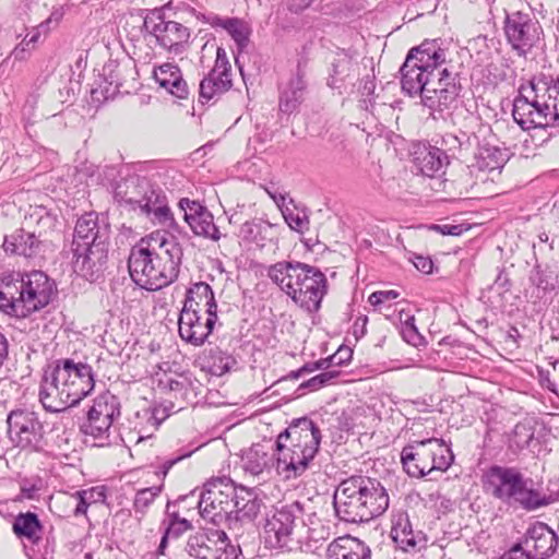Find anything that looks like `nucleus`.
I'll use <instances>...</instances> for the list:
<instances>
[{"label": "nucleus", "mask_w": 559, "mask_h": 559, "mask_svg": "<svg viewBox=\"0 0 559 559\" xmlns=\"http://www.w3.org/2000/svg\"><path fill=\"white\" fill-rule=\"evenodd\" d=\"M204 308L207 316H217V304L212 287L204 282L193 284L186 294L181 310L197 311Z\"/></svg>", "instance_id": "473e14b6"}, {"label": "nucleus", "mask_w": 559, "mask_h": 559, "mask_svg": "<svg viewBox=\"0 0 559 559\" xmlns=\"http://www.w3.org/2000/svg\"><path fill=\"white\" fill-rule=\"evenodd\" d=\"M367 316H361L356 319V321L353 324V335L355 336L356 340H359L365 336V334L367 333Z\"/></svg>", "instance_id": "338daca9"}, {"label": "nucleus", "mask_w": 559, "mask_h": 559, "mask_svg": "<svg viewBox=\"0 0 559 559\" xmlns=\"http://www.w3.org/2000/svg\"><path fill=\"white\" fill-rule=\"evenodd\" d=\"M513 438L516 447L523 449L530 445V442L534 438V431L524 424H518L513 429Z\"/></svg>", "instance_id": "4d7b16f0"}, {"label": "nucleus", "mask_w": 559, "mask_h": 559, "mask_svg": "<svg viewBox=\"0 0 559 559\" xmlns=\"http://www.w3.org/2000/svg\"><path fill=\"white\" fill-rule=\"evenodd\" d=\"M469 147V138L465 132H461V136L454 133H445L441 139V146L437 150L443 151L447 163L450 158H457L462 151Z\"/></svg>", "instance_id": "79ce46f5"}, {"label": "nucleus", "mask_w": 559, "mask_h": 559, "mask_svg": "<svg viewBox=\"0 0 559 559\" xmlns=\"http://www.w3.org/2000/svg\"><path fill=\"white\" fill-rule=\"evenodd\" d=\"M445 63V50L439 39H426L411 48L400 68L402 91L432 111L449 109L460 96L461 74Z\"/></svg>", "instance_id": "f257e3e1"}, {"label": "nucleus", "mask_w": 559, "mask_h": 559, "mask_svg": "<svg viewBox=\"0 0 559 559\" xmlns=\"http://www.w3.org/2000/svg\"><path fill=\"white\" fill-rule=\"evenodd\" d=\"M88 411L92 412V414H96L114 421L120 416V402L116 395L106 391L94 400V403Z\"/></svg>", "instance_id": "a19ab883"}, {"label": "nucleus", "mask_w": 559, "mask_h": 559, "mask_svg": "<svg viewBox=\"0 0 559 559\" xmlns=\"http://www.w3.org/2000/svg\"><path fill=\"white\" fill-rule=\"evenodd\" d=\"M53 367L59 374L61 385L71 393L76 405L94 390L95 374L90 365L63 358L56 360Z\"/></svg>", "instance_id": "2eb2a0df"}, {"label": "nucleus", "mask_w": 559, "mask_h": 559, "mask_svg": "<svg viewBox=\"0 0 559 559\" xmlns=\"http://www.w3.org/2000/svg\"><path fill=\"white\" fill-rule=\"evenodd\" d=\"M481 483L487 493L509 507L532 511L550 503V498L534 489L533 480L516 467L491 465L484 472Z\"/></svg>", "instance_id": "0eeeda50"}, {"label": "nucleus", "mask_w": 559, "mask_h": 559, "mask_svg": "<svg viewBox=\"0 0 559 559\" xmlns=\"http://www.w3.org/2000/svg\"><path fill=\"white\" fill-rule=\"evenodd\" d=\"M504 156L506 154L498 147H484L479 154L481 167L489 170L498 169L503 165Z\"/></svg>", "instance_id": "09e8293b"}, {"label": "nucleus", "mask_w": 559, "mask_h": 559, "mask_svg": "<svg viewBox=\"0 0 559 559\" xmlns=\"http://www.w3.org/2000/svg\"><path fill=\"white\" fill-rule=\"evenodd\" d=\"M316 0H286L287 10L292 13L299 14L310 8Z\"/></svg>", "instance_id": "69168bd1"}, {"label": "nucleus", "mask_w": 559, "mask_h": 559, "mask_svg": "<svg viewBox=\"0 0 559 559\" xmlns=\"http://www.w3.org/2000/svg\"><path fill=\"white\" fill-rule=\"evenodd\" d=\"M401 335L406 343L415 347L421 345L424 342L423 335L415 325V318L413 316H408L402 323Z\"/></svg>", "instance_id": "3c124183"}, {"label": "nucleus", "mask_w": 559, "mask_h": 559, "mask_svg": "<svg viewBox=\"0 0 559 559\" xmlns=\"http://www.w3.org/2000/svg\"><path fill=\"white\" fill-rule=\"evenodd\" d=\"M231 87V66L226 50L223 47H217L214 67L200 81L199 102L202 105L215 104Z\"/></svg>", "instance_id": "dca6fc26"}, {"label": "nucleus", "mask_w": 559, "mask_h": 559, "mask_svg": "<svg viewBox=\"0 0 559 559\" xmlns=\"http://www.w3.org/2000/svg\"><path fill=\"white\" fill-rule=\"evenodd\" d=\"M185 221L198 236H203L212 240H218L221 234L214 223L212 212H183Z\"/></svg>", "instance_id": "58836bf2"}, {"label": "nucleus", "mask_w": 559, "mask_h": 559, "mask_svg": "<svg viewBox=\"0 0 559 559\" xmlns=\"http://www.w3.org/2000/svg\"><path fill=\"white\" fill-rule=\"evenodd\" d=\"M182 255V248L174 235L156 230L131 248L128 259L130 277L145 290H159L178 278Z\"/></svg>", "instance_id": "f03ea898"}, {"label": "nucleus", "mask_w": 559, "mask_h": 559, "mask_svg": "<svg viewBox=\"0 0 559 559\" xmlns=\"http://www.w3.org/2000/svg\"><path fill=\"white\" fill-rule=\"evenodd\" d=\"M227 528L239 540L245 531H253V521L263 506V499L255 488L236 485Z\"/></svg>", "instance_id": "4468645a"}, {"label": "nucleus", "mask_w": 559, "mask_h": 559, "mask_svg": "<svg viewBox=\"0 0 559 559\" xmlns=\"http://www.w3.org/2000/svg\"><path fill=\"white\" fill-rule=\"evenodd\" d=\"M191 527L192 525L188 520L174 516L169 520V523L165 528L164 533L170 538H178L181 534H183Z\"/></svg>", "instance_id": "13d9d810"}, {"label": "nucleus", "mask_w": 559, "mask_h": 559, "mask_svg": "<svg viewBox=\"0 0 559 559\" xmlns=\"http://www.w3.org/2000/svg\"><path fill=\"white\" fill-rule=\"evenodd\" d=\"M107 212H102L103 226L99 225L98 212H84L75 225V238L73 242L93 245L96 241H105L108 234V225L105 223Z\"/></svg>", "instance_id": "7c9ffc66"}, {"label": "nucleus", "mask_w": 559, "mask_h": 559, "mask_svg": "<svg viewBox=\"0 0 559 559\" xmlns=\"http://www.w3.org/2000/svg\"><path fill=\"white\" fill-rule=\"evenodd\" d=\"M374 90H376L374 74H372V75L367 74L359 86V93L364 97L360 100V107L364 108L365 110H370L373 108Z\"/></svg>", "instance_id": "603ef678"}, {"label": "nucleus", "mask_w": 559, "mask_h": 559, "mask_svg": "<svg viewBox=\"0 0 559 559\" xmlns=\"http://www.w3.org/2000/svg\"><path fill=\"white\" fill-rule=\"evenodd\" d=\"M261 234V223L246 221L240 227V235L243 239L253 241Z\"/></svg>", "instance_id": "680f3d73"}, {"label": "nucleus", "mask_w": 559, "mask_h": 559, "mask_svg": "<svg viewBox=\"0 0 559 559\" xmlns=\"http://www.w3.org/2000/svg\"><path fill=\"white\" fill-rule=\"evenodd\" d=\"M530 282L543 293L554 288V284L550 282V276L546 271H543L539 265H535L531 271Z\"/></svg>", "instance_id": "864d4df0"}, {"label": "nucleus", "mask_w": 559, "mask_h": 559, "mask_svg": "<svg viewBox=\"0 0 559 559\" xmlns=\"http://www.w3.org/2000/svg\"><path fill=\"white\" fill-rule=\"evenodd\" d=\"M63 16V11L62 9H55L49 17L44 21L43 23L39 24V28L44 29L45 32L46 31H49L50 29V25L52 24L53 26L58 25V23L61 21Z\"/></svg>", "instance_id": "774afa93"}, {"label": "nucleus", "mask_w": 559, "mask_h": 559, "mask_svg": "<svg viewBox=\"0 0 559 559\" xmlns=\"http://www.w3.org/2000/svg\"><path fill=\"white\" fill-rule=\"evenodd\" d=\"M433 444H437V438H427L412 441L402 449L401 463L408 476L423 478L431 474Z\"/></svg>", "instance_id": "412c9836"}, {"label": "nucleus", "mask_w": 559, "mask_h": 559, "mask_svg": "<svg viewBox=\"0 0 559 559\" xmlns=\"http://www.w3.org/2000/svg\"><path fill=\"white\" fill-rule=\"evenodd\" d=\"M38 395L44 408L50 413H59L76 405L71 397V393L61 385V380L59 374L56 373L53 365L44 370Z\"/></svg>", "instance_id": "4be33fe9"}, {"label": "nucleus", "mask_w": 559, "mask_h": 559, "mask_svg": "<svg viewBox=\"0 0 559 559\" xmlns=\"http://www.w3.org/2000/svg\"><path fill=\"white\" fill-rule=\"evenodd\" d=\"M447 164L443 151L437 150V146H423L415 152L414 166L423 176L435 177Z\"/></svg>", "instance_id": "e433bc0d"}, {"label": "nucleus", "mask_w": 559, "mask_h": 559, "mask_svg": "<svg viewBox=\"0 0 559 559\" xmlns=\"http://www.w3.org/2000/svg\"><path fill=\"white\" fill-rule=\"evenodd\" d=\"M326 559H371L370 546L362 539L344 535L332 540L325 552Z\"/></svg>", "instance_id": "c756f323"}, {"label": "nucleus", "mask_w": 559, "mask_h": 559, "mask_svg": "<svg viewBox=\"0 0 559 559\" xmlns=\"http://www.w3.org/2000/svg\"><path fill=\"white\" fill-rule=\"evenodd\" d=\"M112 198L117 205L133 210H170L165 191L146 177L128 175L114 186Z\"/></svg>", "instance_id": "6e6552de"}, {"label": "nucleus", "mask_w": 559, "mask_h": 559, "mask_svg": "<svg viewBox=\"0 0 559 559\" xmlns=\"http://www.w3.org/2000/svg\"><path fill=\"white\" fill-rule=\"evenodd\" d=\"M103 176L105 178H115L116 169L115 167L106 166L103 170V175L99 171L98 166L92 163H82L79 167H76V178L79 181H85L87 186L91 185H105L103 180Z\"/></svg>", "instance_id": "37998d69"}, {"label": "nucleus", "mask_w": 559, "mask_h": 559, "mask_svg": "<svg viewBox=\"0 0 559 559\" xmlns=\"http://www.w3.org/2000/svg\"><path fill=\"white\" fill-rule=\"evenodd\" d=\"M73 246L74 271L91 282L96 281L108 258L105 241H96L93 245L76 241Z\"/></svg>", "instance_id": "6ab92c4d"}, {"label": "nucleus", "mask_w": 559, "mask_h": 559, "mask_svg": "<svg viewBox=\"0 0 559 559\" xmlns=\"http://www.w3.org/2000/svg\"><path fill=\"white\" fill-rule=\"evenodd\" d=\"M418 534L414 532L406 512L399 511L392 515L390 537L397 548L405 552L414 550L417 545Z\"/></svg>", "instance_id": "f704fd0d"}, {"label": "nucleus", "mask_w": 559, "mask_h": 559, "mask_svg": "<svg viewBox=\"0 0 559 559\" xmlns=\"http://www.w3.org/2000/svg\"><path fill=\"white\" fill-rule=\"evenodd\" d=\"M322 430L309 416L294 418L275 442L276 472L286 479L302 475L319 452Z\"/></svg>", "instance_id": "39448f33"}, {"label": "nucleus", "mask_w": 559, "mask_h": 559, "mask_svg": "<svg viewBox=\"0 0 559 559\" xmlns=\"http://www.w3.org/2000/svg\"><path fill=\"white\" fill-rule=\"evenodd\" d=\"M187 554L194 559H238L240 545H233L223 530H201L186 543Z\"/></svg>", "instance_id": "f8f14e48"}, {"label": "nucleus", "mask_w": 559, "mask_h": 559, "mask_svg": "<svg viewBox=\"0 0 559 559\" xmlns=\"http://www.w3.org/2000/svg\"><path fill=\"white\" fill-rule=\"evenodd\" d=\"M528 559H548L558 548V535L545 523L536 522L516 543Z\"/></svg>", "instance_id": "aec40b11"}, {"label": "nucleus", "mask_w": 559, "mask_h": 559, "mask_svg": "<svg viewBox=\"0 0 559 559\" xmlns=\"http://www.w3.org/2000/svg\"><path fill=\"white\" fill-rule=\"evenodd\" d=\"M503 32L508 44L519 56L526 57L543 41L544 31L539 21L530 12L506 11Z\"/></svg>", "instance_id": "9d476101"}, {"label": "nucleus", "mask_w": 559, "mask_h": 559, "mask_svg": "<svg viewBox=\"0 0 559 559\" xmlns=\"http://www.w3.org/2000/svg\"><path fill=\"white\" fill-rule=\"evenodd\" d=\"M431 473L445 472L454 462V454L443 439L437 438V444L432 445Z\"/></svg>", "instance_id": "c03bdc74"}, {"label": "nucleus", "mask_w": 559, "mask_h": 559, "mask_svg": "<svg viewBox=\"0 0 559 559\" xmlns=\"http://www.w3.org/2000/svg\"><path fill=\"white\" fill-rule=\"evenodd\" d=\"M114 421L108 418L98 416L96 414H92V412H87V420L82 426V431L85 435H90L94 438H104L108 437L109 429Z\"/></svg>", "instance_id": "a18cd8bd"}, {"label": "nucleus", "mask_w": 559, "mask_h": 559, "mask_svg": "<svg viewBox=\"0 0 559 559\" xmlns=\"http://www.w3.org/2000/svg\"><path fill=\"white\" fill-rule=\"evenodd\" d=\"M340 371L338 370H329V371H323L321 372L320 374H317L314 377H312L311 379L302 382L299 388H298V391H304V390H308V391H317L328 384H331L338 376H340Z\"/></svg>", "instance_id": "de8ad7c7"}, {"label": "nucleus", "mask_w": 559, "mask_h": 559, "mask_svg": "<svg viewBox=\"0 0 559 559\" xmlns=\"http://www.w3.org/2000/svg\"><path fill=\"white\" fill-rule=\"evenodd\" d=\"M352 349L348 347H340L338 350L330 356V362L334 367L346 365L352 359Z\"/></svg>", "instance_id": "0e129e2a"}, {"label": "nucleus", "mask_w": 559, "mask_h": 559, "mask_svg": "<svg viewBox=\"0 0 559 559\" xmlns=\"http://www.w3.org/2000/svg\"><path fill=\"white\" fill-rule=\"evenodd\" d=\"M56 285L44 272L33 271L23 274L22 318L45 308L55 294Z\"/></svg>", "instance_id": "a211bd4d"}, {"label": "nucleus", "mask_w": 559, "mask_h": 559, "mask_svg": "<svg viewBox=\"0 0 559 559\" xmlns=\"http://www.w3.org/2000/svg\"><path fill=\"white\" fill-rule=\"evenodd\" d=\"M95 495H97L98 497H105L102 491H97L95 489L76 491V496L79 497V502L74 510V514L75 515L85 514L90 503L97 501V499L95 498Z\"/></svg>", "instance_id": "5fc2aeb1"}, {"label": "nucleus", "mask_w": 559, "mask_h": 559, "mask_svg": "<svg viewBox=\"0 0 559 559\" xmlns=\"http://www.w3.org/2000/svg\"><path fill=\"white\" fill-rule=\"evenodd\" d=\"M409 261L424 274H431L433 272V261L428 255L412 253Z\"/></svg>", "instance_id": "052dcab7"}, {"label": "nucleus", "mask_w": 559, "mask_h": 559, "mask_svg": "<svg viewBox=\"0 0 559 559\" xmlns=\"http://www.w3.org/2000/svg\"><path fill=\"white\" fill-rule=\"evenodd\" d=\"M198 361L202 370L216 377L225 374L236 364L234 356L218 346L204 349Z\"/></svg>", "instance_id": "c9c22d12"}, {"label": "nucleus", "mask_w": 559, "mask_h": 559, "mask_svg": "<svg viewBox=\"0 0 559 559\" xmlns=\"http://www.w3.org/2000/svg\"><path fill=\"white\" fill-rule=\"evenodd\" d=\"M190 12L203 23L210 24L212 27H222L235 41L238 53H241L249 45L251 28L247 22L239 17H221L215 13L204 14L198 13L193 8Z\"/></svg>", "instance_id": "cd10ccee"}, {"label": "nucleus", "mask_w": 559, "mask_h": 559, "mask_svg": "<svg viewBox=\"0 0 559 559\" xmlns=\"http://www.w3.org/2000/svg\"><path fill=\"white\" fill-rule=\"evenodd\" d=\"M277 450L269 454L263 450V447L255 444L249 449L242 457L243 468L252 475H260L264 469L270 467L276 468Z\"/></svg>", "instance_id": "4c0bfd02"}, {"label": "nucleus", "mask_w": 559, "mask_h": 559, "mask_svg": "<svg viewBox=\"0 0 559 559\" xmlns=\"http://www.w3.org/2000/svg\"><path fill=\"white\" fill-rule=\"evenodd\" d=\"M307 88L306 63L299 60L292 76L278 85L280 111L285 115L298 111L306 99Z\"/></svg>", "instance_id": "5701e85b"}, {"label": "nucleus", "mask_w": 559, "mask_h": 559, "mask_svg": "<svg viewBox=\"0 0 559 559\" xmlns=\"http://www.w3.org/2000/svg\"><path fill=\"white\" fill-rule=\"evenodd\" d=\"M122 72L123 68L116 60L106 62L102 69L103 82H105L106 85L104 86V91L97 88L91 90L92 100L97 104H103L119 94L123 86Z\"/></svg>", "instance_id": "72a5a7b5"}, {"label": "nucleus", "mask_w": 559, "mask_h": 559, "mask_svg": "<svg viewBox=\"0 0 559 559\" xmlns=\"http://www.w3.org/2000/svg\"><path fill=\"white\" fill-rule=\"evenodd\" d=\"M310 271L302 274V282L293 300L307 311L313 312L319 310L326 294V277L316 266L310 265Z\"/></svg>", "instance_id": "b1692460"}, {"label": "nucleus", "mask_w": 559, "mask_h": 559, "mask_svg": "<svg viewBox=\"0 0 559 559\" xmlns=\"http://www.w3.org/2000/svg\"><path fill=\"white\" fill-rule=\"evenodd\" d=\"M162 486H153L138 490L133 501V508L135 513L143 515L147 508L153 503L156 497L159 496Z\"/></svg>", "instance_id": "49530a36"}, {"label": "nucleus", "mask_w": 559, "mask_h": 559, "mask_svg": "<svg viewBox=\"0 0 559 559\" xmlns=\"http://www.w3.org/2000/svg\"><path fill=\"white\" fill-rule=\"evenodd\" d=\"M472 225L467 223H461V224H432L428 228L430 230L438 231L442 235H450V236H460L464 231H467L471 229Z\"/></svg>", "instance_id": "bf43d9fd"}, {"label": "nucleus", "mask_w": 559, "mask_h": 559, "mask_svg": "<svg viewBox=\"0 0 559 559\" xmlns=\"http://www.w3.org/2000/svg\"><path fill=\"white\" fill-rule=\"evenodd\" d=\"M153 76L156 83L169 94L180 99L188 98L189 87L177 64L164 63L154 70Z\"/></svg>", "instance_id": "2f4dec72"}, {"label": "nucleus", "mask_w": 559, "mask_h": 559, "mask_svg": "<svg viewBox=\"0 0 559 559\" xmlns=\"http://www.w3.org/2000/svg\"><path fill=\"white\" fill-rule=\"evenodd\" d=\"M266 193L274 201L278 210H289V205L294 206V210H300L294 200L285 192H282L278 188H265Z\"/></svg>", "instance_id": "6e6d98bb"}, {"label": "nucleus", "mask_w": 559, "mask_h": 559, "mask_svg": "<svg viewBox=\"0 0 559 559\" xmlns=\"http://www.w3.org/2000/svg\"><path fill=\"white\" fill-rule=\"evenodd\" d=\"M281 214L292 230L300 234L309 230L310 219L307 212H281Z\"/></svg>", "instance_id": "8fccbe9b"}, {"label": "nucleus", "mask_w": 559, "mask_h": 559, "mask_svg": "<svg viewBox=\"0 0 559 559\" xmlns=\"http://www.w3.org/2000/svg\"><path fill=\"white\" fill-rule=\"evenodd\" d=\"M310 271V265L297 261H281L267 269V276L281 290L292 299L296 297L297 289L302 282V274Z\"/></svg>", "instance_id": "a878e982"}, {"label": "nucleus", "mask_w": 559, "mask_h": 559, "mask_svg": "<svg viewBox=\"0 0 559 559\" xmlns=\"http://www.w3.org/2000/svg\"><path fill=\"white\" fill-rule=\"evenodd\" d=\"M12 531L19 538L26 539L31 544L29 548L25 546L27 556H31L29 551H32L34 556L39 555L41 559L52 558L56 544L55 537L47 535L44 548L40 550L44 526L36 513L31 511L19 513L14 518Z\"/></svg>", "instance_id": "f3484780"}, {"label": "nucleus", "mask_w": 559, "mask_h": 559, "mask_svg": "<svg viewBox=\"0 0 559 559\" xmlns=\"http://www.w3.org/2000/svg\"><path fill=\"white\" fill-rule=\"evenodd\" d=\"M23 274L3 272L0 274V311L4 314L22 318Z\"/></svg>", "instance_id": "c85d7f7f"}, {"label": "nucleus", "mask_w": 559, "mask_h": 559, "mask_svg": "<svg viewBox=\"0 0 559 559\" xmlns=\"http://www.w3.org/2000/svg\"><path fill=\"white\" fill-rule=\"evenodd\" d=\"M171 1L151 10L143 20L142 32L155 38L156 44L174 55L182 53L189 46L190 29L183 24L167 19L165 11Z\"/></svg>", "instance_id": "1a4fd4ad"}, {"label": "nucleus", "mask_w": 559, "mask_h": 559, "mask_svg": "<svg viewBox=\"0 0 559 559\" xmlns=\"http://www.w3.org/2000/svg\"><path fill=\"white\" fill-rule=\"evenodd\" d=\"M235 488L236 483L226 476L209 480L204 485L199 500L202 518L215 525L224 523L227 526Z\"/></svg>", "instance_id": "9b49d317"}, {"label": "nucleus", "mask_w": 559, "mask_h": 559, "mask_svg": "<svg viewBox=\"0 0 559 559\" xmlns=\"http://www.w3.org/2000/svg\"><path fill=\"white\" fill-rule=\"evenodd\" d=\"M512 117L524 131L559 127V78L522 86L513 100Z\"/></svg>", "instance_id": "423d86ee"}, {"label": "nucleus", "mask_w": 559, "mask_h": 559, "mask_svg": "<svg viewBox=\"0 0 559 559\" xmlns=\"http://www.w3.org/2000/svg\"><path fill=\"white\" fill-rule=\"evenodd\" d=\"M390 498L378 478L353 475L340 483L333 495L335 515L349 524L368 523L382 515Z\"/></svg>", "instance_id": "7ed1b4c3"}, {"label": "nucleus", "mask_w": 559, "mask_h": 559, "mask_svg": "<svg viewBox=\"0 0 559 559\" xmlns=\"http://www.w3.org/2000/svg\"><path fill=\"white\" fill-rule=\"evenodd\" d=\"M38 241L34 234L20 230L11 237H5L3 249L11 254H19L25 258H31L36 253Z\"/></svg>", "instance_id": "ea45409f"}, {"label": "nucleus", "mask_w": 559, "mask_h": 559, "mask_svg": "<svg viewBox=\"0 0 559 559\" xmlns=\"http://www.w3.org/2000/svg\"><path fill=\"white\" fill-rule=\"evenodd\" d=\"M357 68L353 58L345 50L337 51L331 61L328 86L337 90L338 94L352 93L355 87Z\"/></svg>", "instance_id": "bb28decb"}, {"label": "nucleus", "mask_w": 559, "mask_h": 559, "mask_svg": "<svg viewBox=\"0 0 559 559\" xmlns=\"http://www.w3.org/2000/svg\"><path fill=\"white\" fill-rule=\"evenodd\" d=\"M265 543L272 548L293 550L302 539L319 542L329 536V528L320 523L314 512H307L298 500L276 508L265 519L263 526Z\"/></svg>", "instance_id": "20e7f679"}, {"label": "nucleus", "mask_w": 559, "mask_h": 559, "mask_svg": "<svg viewBox=\"0 0 559 559\" xmlns=\"http://www.w3.org/2000/svg\"><path fill=\"white\" fill-rule=\"evenodd\" d=\"M7 425L8 437L14 447L34 452L41 450L44 428L36 413L13 409L8 414Z\"/></svg>", "instance_id": "ddd939ff"}, {"label": "nucleus", "mask_w": 559, "mask_h": 559, "mask_svg": "<svg viewBox=\"0 0 559 559\" xmlns=\"http://www.w3.org/2000/svg\"><path fill=\"white\" fill-rule=\"evenodd\" d=\"M400 296V294L396 290H378L372 293L368 301L372 306H379L385 301L396 299Z\"/></svg>", "instance_id": "e2e57ef3"}, {"label": "nucleus", "mask_w": 559, "mask_h": 559, "mask_svg": "<svg viewBox=\"0 0 559 559\" xmlns=\"http://www.w3.org/2000/svg\"><path fill=\"white\" fill-rule=\"evenodd\" d=\"M216 321L217 316H207L203 323L197 311L181 310L178 319V332L182 341L199 347L206 342Z\"/></svg>", "instance_id": "393cba45"}]
</instances>
